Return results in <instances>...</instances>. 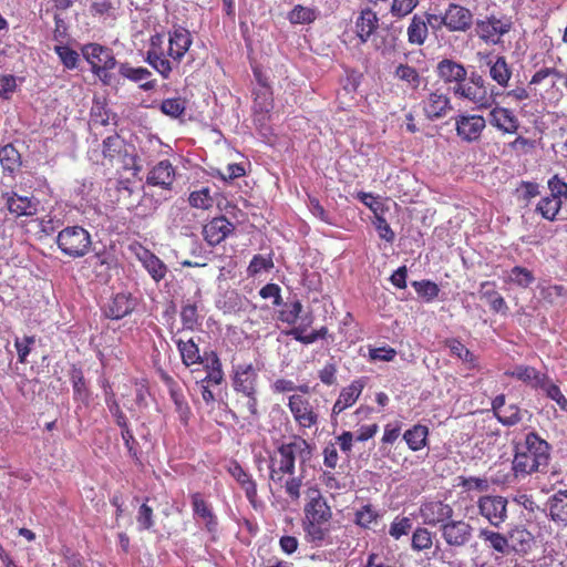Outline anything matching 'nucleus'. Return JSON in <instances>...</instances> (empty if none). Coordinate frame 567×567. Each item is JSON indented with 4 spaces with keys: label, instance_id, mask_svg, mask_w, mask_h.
Here are the masks:
<instances>
[{
    "label": "nucleus",
    "instance_id": "11",
    "mask_svg": "<svg viewBox=\"0 0 567 567\" xmlns=\"http://www.w3.org/2000/svg\"><path fill=\"white\" fill-rule=\"evenodd\" d=\"M258 369L250 363L233 364L230 381L236 394L258 393L259 374Z\"/></svg>",
    "mask_w": 567,
    "mask_h": 567
},
{
    "label": "nucleus",
    "instance_id": "43",
    "mask_svg": "<svg viewBox=\"0 0 567 567\" xmlns=\"http://www.w3.org/2000/svg\"><path fill=\"white\" fill-rule=\"evenodd\" d=\"M168 393H169L171 400L173 401V403L175 405V411L178 414L179 421L184 425H187L189 422V419L192 416V411H190V408L185 399L182 388L178 386L175 390L172 389V391H169Z\"/></svg>",
    "mask_w": 567,
    "mask_h": 567
},
{
    "label": "nucleus",
    "instance_id": "38",
    "mask_svg": "<svg viewBox=\"0 0 567 567\" xmlns=\"http://www.w3.org/2000/svg\"><path fill=\"white\" fill-rule=\"evenodd\" d=\"M381 514L372 504H365L354 513V523L363 529H371L378 524Z\"/></svg>",
    "mask_w": 567,
    "mask_h": 567
},
{
    "label": "nucleus",
    "instance_id": "9",
    "mask_svg": "<svg viewBox=\"0 0 567 567\" xmlns=\"http://www.w3.org/2000/svg\"><path fill=\"white\" fill-rule=\"evenodd\" d=\"M513 29V21L509 17H496L494 14L476 21L475 31L477 37L486 44H501L502 38Z\"/></svg>",
    "mask_w": 567,
    "mask_h": 567
},
{
    "label": "nucleus",
    "instance_id": "16",
    "mask_svg": "<svg viewBox=\"0 0 567 567\" xmlns=\"http://www.w3.org/2000/svg\"><path fill=\"white\" fill-rule=\"evenodd\" d=\"M486 120L477 114H460L455 117L457 136L465 142H476L486 127Z\"/></svg>",
    "mask_w": 567,
    "mask_h": 567
},
{
    "label": "nucleus",
    "instance_id": "12",
    "mask_svg": "<svg viewBox=\"0 0 567 567\" xmlns=\"http://www.w3.org/2000/svg\"><path fill=\"white\" fill-rule=\"evenodd\" d=\"M507 503L501 495H483L476 504L480 515L492 526L499 527L507 518Z\"/></svg>",
    "mask_w": 567,
    "mask_h": 567
},
{
    "label": "nucleus",
    "instance_id": "18",
    "mask_svg": "<svg viewBox=\"0 0 567 567\" xmlns=\"http://www.w3.org/2000/svg\"><path fill=\"white\" fill-rule=\"evenodd\" d=\"M228 473L238 483L240 488L245 492V496L249 504L257 508L259 505L257 483L252 475L248 473L239 462L233 461L228 467Z\"/></svg>",
    "mask_w": 567,
    "mask_h": 567
},
{
    "label": "nucleus",
    "instance_id": "50",
    "mask_svg": "<svg viewBox=\"0 0 567 567\" xmlns=\"http://www.w3.org/2000/svg\"><path fill=\"white\" fill-rule=\"evenodd\" d=\"M198 311L195 303L184 305L181 309V320L184 330L194 331L198 326Z\"/></svg>",
    "mask_w": 567,
    "mask_h": 567
},
{
    "label": "nucleus",
    "instance_id": "45",
    "mask_svg": "<svg viewBox=\"0 0 567 567\" xmlns=\"http://www.w3.org/2000/svg\"><path fill=\"white\" fill-rule=\"evenodd\" d=\"M71 381L73 386V398L75 401L87 402L90 398V391L86 385L83 372L81 370H73L71 374Z\"/></svg>",
    "mask_w": 567,
    "mask_h": 567
},
{
    "label": "nucleus",
    "instance_id": "14",
    "mask_svg": "<svg viewBox=\"0 0 567 567\" xmlns=\"http://www.w3.org/2000/svg\"><path fill=\"white\" fill-rule=\"evenodd\" d=\"M489 109L487 122L493 128L503 135L517 134L520 122L512 109L502 106L495 102Z\"/></svg>",
    "mask_w": 567,
    "mask_h": 567
},
{
    "label": "nucleus",
    "instance_id": "42",
    "mask_svg": "<svg viewBox=\"0 0 567 567\" xmlns=\"http://www.w3.org/2000/svg\"><path fill=\"white\" fill-rule=\"evenodd\" d=\"M445 344L450 349L451 354L457 357L464 363H466L468 369H474L477 367L476 357L460 340L454 338L447 339Z\"/></svg>",
    "mask_w": 567,
    "mask_h": 567
},
{
    "label": "nucleus",
    "instance_id": "58",
    "mask_svg": "<svg viewBox=\"0 0 567 567\" xmlns=\"http://www.w3.org/2000/svg\"><path fill=\"white\" fill-rule=\"evenodd\" d=\"M105 402H106L107 409H109L110 413L112 414V416L114 417L117 426L122 427V426L127 425L128 420H127L126 415L124 414V412L122 411L113 392H111L110 394L106 395Z\"/></svg>",
    "mask_w": 567,
    "mask_h": 567
},
{
    "label": "nucleus",
    "instance_id": "51",
    "mask_svg": "<svg viewBox=\"0 0 567 567\" xmlns=\"http://www.w3.org/2000/svg\"><path fill=\"white\" fill-rule=\"evenodd\" d=\"M539 389L546 393L547 398L555 401L563 411H567V398L561 393L559 386L553 383L548 377Z\"/></svg>",
    "mask_w": 567,
    "mask_h": 567
},
{
    "label": "nucleus",
    "instance_id": "61",
    "mask_svg": "<svg viewBox=\"0 0 567 567\" xmlns=\"http://www.w3.org/2000/svg\"><path fill=\"white\" fill-rule=\"evenodd\" d=\"M302 312V303L300 300H295L286 305V309L280 311L279 319L288 324H295Z\"/></svg>",
    "mask_w": 567,
    "mask_h": 567
},
{
    "label": "nucleus",
    "instance_id": "37",
    "mask_svg": "<svg viewBox=\"0 0 567 567\" xmlns=\"http://www.w3.org/2000/svg\"><path fill=\"white\" fill-rule=\"evenodd\" d=\"M175 344L179 351L182 362L185 367L203 363L199 348L193 339H188L186 341L177 339L175 340Z\"/></svg>",
    "mask_w": 567,
    "mask_h": 567
},
{
    "label": "nucleus",
    "instance_id": "17",
    "mask_svg": "<svg viewBox=\"0 0 567 567\" xmlns=\"http://www.w3.org/2000/svg\"><path fill=\"white\" fill-rule=\"evenodd\" d=\"M175 179V166L169 159H162L150 168L146 176V184L164 190H172Z\"/></svg>",
    "mask_w": 567,
    "mask_h": 567
},
{
    "label": "nucleus",
    "instance_id": "39",
    "mask_svg": "<svg viewBox=\"0 0 567 567\" xmlns=\"http://www.w3.org/2000/svg\"><path fill=\"white\" fill-rule=\"evenodd\" d=\"M357 198L373 213V220L379 219V217H385V214L389 212L386 200L380 196H374L372 193L359 192Z\"/></svg>",
    "mask_w": 567,
    "mask_h": 567
},
{
    "label": "nucleus",
    "instance_id": "20",
    "mask_svg": "<svg viewBox=\"0 0 567 567\" xmlns=\"http://www.w3.org/2000/svg\"><path fill=\"white\" fill-rule=\"evenodd\" d=\"M6 206L14 217L34 216L38 212L39 202L33 197L21 196L16 192L2 194Z\"/></svg>",
    "mask_w": 567,
    "mask_h": 567
},
{
    "label": "nucleus",
    "instance_id": "56",
    "mask_svg": "<svg viewBox=\"0 0 567 567\" xmlns=\"http://www.w3.org/2000/svg\"><path fill=\"white\" fill-rule=\"evenodd\" d=\"M511 280L519 287L527 288L535 280L533 272L522 266H515L511 270Z\"/></svg>",
    "mask_w": 567,
    "mask_h": 567
},
{
    "label": "nucleus",
    "instance_id": "41",
    "mask_svg": "<svg viewBox=\"0 0 567 567\" xmlns=\"http://www.w3.org/2000/svg\"><path fill=\"white\" fill-rule=\"evenodd\" d=\"M0 164L4 172L13 174L21 166V155L12 145L7 144L0 148Z\"/></svg>",
    "mask_w": 567,
    "mask_h": 567
},
{
    "label": "nucleus",
    "instance_id": "46",
    "mask_svg": "<svg viewBox=\"0 0 567 567\" xmlns=\"http://www.w3.org/2000/svg\"><path fill=\"white\" fill-rule=\"evenodd\" d=\"M532 540V534L523 527H515L508 533V543H512V547L515 550L525 551Z\"/></svg>",
    "mask_w": 567,
    "mask_h": 567
},
{
    "label": "nucleus",
    "instance_id": "30",
    "mask_svg": "<svg viewBox=\"0 0 567 567\" xmlns=\"http://www.w3.org/2000/svg\"><path fill=\"white\" fill-rule=\"evenodd\" d=\"M550 519L560 526H567V489H559L547 501Z\"/></svg>",
    "mask_w": 567,
    "mask_h": 567
},
{
    "label": "nucleus",
    "instance_id": "23",
    "mask_svg": "<svg viewBox=\"0 0 567 567\" xmlns=\"http://www.w3.org/2000/svg\"><path fill=\"white\" fill-rule=\"evenodd\" d=\"M367 385L364 378L353 380L349 385L341 389L338 399L332 406V415H338L346 409L355 404L363 389Z\"/></svg>",
    "mask_w": 567,
    "mask_h": 567
},
{
    "label": "nucleus",
    "instance_id": "44",
    "mask_svg": "<svg viewBox=\"0 0 567 567\" xmlns=\"http://www.w3.org/2000/svg\"><path fill=\"white\" fill-rule=\"evenodd\" d=\"M394 76L405 82L410 87L417 89L421 84V75L417 70L409 64L400 63L394 71Z\"/></svg>",
    "mask_w": 567,
    "mask_h": 567
},
{
    "label": "nucleus",
    "instance_id": "15",
    "mask_svg": "<svg viewBox=\"0 0 567 567\" xmlns=\"http://www.w3.org/2000/svg\"><path fill=\"white\" fill-rule=\"evenodd\" d=\"M453 515V507L443 501H427L420 506V517L423 524L432 527L440 526L441 528Z\"/></svg>",
    "mask_w": 567,
    "mask_h": 567
},
{
    "label": "nucleus",
    "instance_id": "32",
    "mask_svg": "<svg viewBox=\"0 0 567 567\" xmlns=\"http://www.w3.org/2000/svg\"><path fill=\"white\" fill-rule=\"evenodd\" d=\"M505 375L515 378L535 389L543 386L544 381H546L548 377L534 367L523 364L515 367L513 371H506Z\"/></svg>",
    "mask_w": 567,
    "mask_h": 567
},
{
    "label": "nucleus",
    "instance_id": "28",
    "mask_svg": "<svg viewBox=\"0 0 567 567\" xmlns=\"http://www.w3.org/2000/svg\"><path fill=\"white\" fill-rule=\"evenodd\" d=\"M137 258L155 282H159L166 277L167 266L151 250L143 248L137 254Z\"/></svg>",
    "mask_w": 567,
    "mask_h": 567
},
{
    "label": "nucleus",
    "instance_id": "63",
    "mask_svg": "<svg viewBox=\"0 0 567 567\" xmlns=\"http://www.w3.org/2000/svg\"><path fill=\"white\" fill-rule=\"evenodd\" d=\"M337 373H338V367H337L336 362L328 361L318 371V378L324 385L332 386V385L337 384Z\"/></svg>",
    "mask_w": 567,
    "mask_h": 567
},
{
    "label": "nucleus",
    "instance_id": "8",
    "mask_svg": "<svg viewBox=\"0 0 567 567\" xmlns=\"http://www.w3.org/2000/svg\"><path fill=\"white\" fill-rule=\"evenodd\" d=\"M134 147L128 145L118 134H113L103 140L102 154L110 165L120 164L124 169H135L136 156L133 154Z\"/></svg>",
    "mask_w": 567,
    "mask_h": 567
},
{
    "label": "nucleus",
    "instance_id": "34",
    "mask_svg": "<svg viewBox=\"0 0 567 567\" xmlns=\"http://www.w3.org/2000/svg\"><path fill=\"white\" fill-rule=\"evenodd\" d=\"M429 434L430 431L426 425L414 424L412 427L408 429L402 436L408 447L413 452H417L427 446Z\"/></svg>",
    "mask_w": 567,
    "mask_h": 567
},
{
    "label": "nucleus",
    "instance_id": "24",
    "mask_svg": "<svg viewBox=\"0 0 567 567\" xmlns=\"http://www.w3.org/2000/svg\"><path fill=\"white\" fill-rule=\"evenodd\" d=\"M190 503L194 515L204 522L206 529L209 533L216 532L218 519L204 495L199 492L190 494Z\"/></svg>",
    "mask_w": 567,
    "mask_h": 567
},
{
    "label": "nucleus",
    "instance_id": "52",
    "mask_svg": "<svg viewBox=\"0 0 567 567\" xmlns=\"http://www.w3.org/2000/svg\"><path fill=\"white\" fill-rule=\"evenodd\" d=\"M412 520L406 516L398 515L390 525L389 535L394 539H400L410 533Z\"/></svg>",
    "mask_w": 567,
    "mask_h": 567
},
{
    "label": "nucleus",
    "instance_id": "36",
    "mask_svg": "<svg viewBox=\"0 0 567 567\" xmlns=\"http://www.w3.org/2000/svg\"><path fill=\"white\" fill-rule=\"evenodd\" d=\"M408 42L412 45H423L429 35L426 21L422 16L414 14L406 30Z\"/></svg>",
    "mask_w": 567,
    "mask_h": 567
},
{
    "label": "nucleus",
    "instance_id": "21",
    "mask_svg": "<svg viewBox=\"0 0 567 567\" xmlns=\"http://www.w3.org/2000/svg\"><path fill=\"white\" fill-rule=\"evenodd\" d=\"M446 29L451 32H466L473 24V13L465 7L451 3L445 10Z\"/></svg>",
    "mask_w": 567,
    "mask_h": 567
},
{
    "label": "nucleus",
    "instance_id": "5",
    "mask_svg": "<svg viewBox=\"0 0 567 567\" xmlns=\"http://www.w3.org/2000/svg\"><path fill=\"white\" fill-rule=\"evenodd\" d=\"M456 99L475 104L478 110H487L494 104V93L489 84L477 72H472L470 78L461 84L453 86Z\"/></svg>",
    "mask_w": 567,
    "mask_h": 567
},
{
    "label": "nucleus",
    "instance_id": "48",
    "mask_svg": "<svg viewBox=\"0 0 567 567\" xmlns=\"http://www.w3.org/2000/svg\"><path fill=\"white\" fill-rule=\"evenodd\" d=\"M288 19L293 24H308L316 20V11L311 8L297 4L288 13Z\"/></svg>",
    "mask_w": 567,
    "mask_h": 567
},
{
    "label": "nucleus",
    "instance_id": "13",
    "mask_svg": "<svg viewBox=\"0 0 567 567\" xmlns=\"http://www.w3.org/2000/svg\"><path fill=\"white\" fill-rule=\"evenodd\" d=\"M441 537L449 547H465L473 537V526L464 519H450L441 528Z\"/></svg>",
    "mask_w": 567,
    "mask_h": 567
},
{
    "label": "nucleus",
    "instance_id": "6",
    "mask_svg": "<svg viewBox=\"0 0 567 567\" xmlns=\"http://www.w3.org/2000/svg\"><path fill=\"white\" fill-rule=\"evenodd\" d=\"M55 244L64 256L76 259L90 252L92 237L82 226H66L58 233Z\"/></svg>",
    "mask_w": 567,
    "mask_h": 567
},
{
    "label": "nucleus",
    "instance_id": "33",
    "mask_svg": "<svg viewBox=\"0 0 567 567\" xmlns=\"http://www.w3.org/2000/svg\"><path fill=\"white\" fill-rule=\"evenodd\" d=\"M489 68V76L501 87L506 89L513 75L511 65L504 55H498L495 60L487 62Z\"/></svg>",
    "mask_w": 567,
    "mask_h": 567
},
{
    "label": "nucleus",
    "instance_id": "7",
    "mask_svg": "<svg viewBox=\"0 0 567 567\" xmlns=\"http://www.w3.org/2000/svg\"><path fill=\"white\" fill-rule=\"evenodd\" d=\"M82 54L91 65L92 72L104 85L113 83V75L110 73L116 66V59L110 48L97 43H89L82 48Z\"/></svg>",
    "mask_w": 567,
    "mask_h": 567
},
{
    "label": "nucleus",
    "instance_id": "1",
    "mask_svg": "<svg viewBox=\"0 0 567 567\" xmlns=\"http://www.w3.org/2000/svg\"><path fill=\"white\" fill-rule=\"evenodd\" d=\"M311 446L301 436H293L291 441L281 443L269 455V481L287 496L296 502L300 498L302 477L296 476V462L301 464L311 457Z\"/></svg>",
    "mask_w": 567,
    "mask_h": 567
},
{
    "label": "nucleus",
    "instance_id": "40",
    "mask_svg": "<svg viewBox=\"0 0 567 567\" xmlns=\"http://www.w3.org/2000/svg\"><path fill=\"white\" fill-rule=\"evenodd\" d=\"M563 202L555 199V197L548 195L542 197L535 207V212L539 214L544 219L554 221L557 219L559 212L561 210Z\"/></svg>",
    "mask_w": 567,
    "mask_h": 567
},
{
    "label": "nucleus",
    "instance_id": "22",
    "mask_svg": "<svg viewBox=\"0 0 567 567\" xmlns=\"http://www.w3.org/2000/svg\"><path fill=\"white\" fill-rule=\"evenodd\" d=\"M235 230V226L225 216L215 217L203 227V236L209 246L220 244Z\"/></svg>",
    "mask_w": 567,
    "mask_h": 567
},
{
    "label": "nucleus",
    "instance_id": "29",
    "mask_svg": "<svg viewBox=\"0 0 567 567\" xmlns=\"http://www.w3.org/2000/svg\"><path fill=\"white\" fill-rule=\"evenodd\" d=\"M135 308V302L130 293H116L105 309V316L110 319L118 320L130 315Z\"/></svg>",
    "mask_w": 567,
    "mask_h": 567
},
{
    "label": "nucleus",
    "instance_id": "59",
    "mask_svg": "<svg viewBox=\"0 0 567 567\" xmlns=\"http://www.w3.org/2000/svg\"><path fill=\"white\" fill-rule=\"evenodd\" d=\"M547 186L550 190V196L555 197V199L563 203L567 200V183L557 174L548 179Z\"/></svg>",
    "mask_w": 567,
    "mask_h": 567
},
{
    "label": "nucleus",
    "instance_id": "64",
    "mask_svg": "<svg viewBox=\"0 0 567 567\" xmlns=\"http://www.w3.org/2000/svg\"><path fill=\"white\" fill-rule=\"evenodd\" d=\"M121 429V436L124 441V445L127 449L128 454L134 460H138V442L136 441L132 430L130 429V425H125L120 427Z\"/></svg>",
    "mask_w": 567,
    "mask_h": 567
},
{
    "label": "nucleus",
    "instance_id": "57",
    "mask_svg": "<svg viewBox=\"0 0 567 567\" xmlns=\"http://www.w3.org/2000/svg\"><path fill=\"white\" fill-rule=\"evenodd\" d=\"M522 411L517 405H509L507 408H504L501 411V414H497V421L502 423L505 426H513L516 425L522 421Z\"/></svg>",
    "mask_w": 567,
    "mask_h": 567
},
{
    "label": "nucleus",
    "instance_id": "19",
    "mask_svg": "<svg viewBox=\"0 0 567 567\" xmlns=\"http://www.w3.org/2000/svg\"><path fill=\"white\" fill-rule=\"evenodd\" d=\"M421 104L426 118L431 121L444 117L452 110L450 97L440 90L431 92Z\"/></svg>",
    "mask_w": 567,
    "mask_h": 567
},
{
    "label": "nucleus",
    "instance_id": "27",
    "mask_svg": "<svg viewBox=\"0 0 567 567\" xmlns=\"http://www.w3.org/2000/svg\"><path fill=\"white\" fill-rule=\"evenodd\" d=\"M235 408L244 421L252 424L259 419L258 393L236 394Z\"/></svg>",
    "mask_w": 567,
    "mask_h": 567
},
{
    "label": "nucleus",
    "instance_id": "25",
    "mask_svg": "<svg viewBox=\"0 0 567 567\" xmlns=\"http://www.w3.org/2000/svg\"><path fill=\"white\" fill-rule=\"evenodd\" d=\"M118 74L131 82L141 83L140 89L143 91H151L156 86V81L151 80L152 72L144 66H133L124 62L118 65Z\"/></svg>",
    "mask_w": 567,
    "mask_h": 567
},
{
    "label": "nucleus",
    "instance_id": "54",
    "mask_svg": "<svg viewBox=\"0 0 567 567\" xmlns=\"http://www.w3.org/2000/svg\"><path fill=\"white\" fill-rule=\"evenodd\" d=\"M188 202L192 207L200 209H208L214 204V199L210 196V192L207 187L192 192Z\"/></svg>",
    "mask_w": 567,
    "mask_h": 567
},
{
    "label": "nucleus",
    "instance_id": "53",
    "mask_svg": "<svg viewBox=\"0 0 567 567\" xmlns=\"http://www.w3.org/2000/svg\"><path fill=\"white\" fill-rule=\"evenodd\" d=\"M148 501V498H146ZM136 522L138 525V530H150L154 527V511L147 505V502L143 503L136 515Z\"/></svg>",
    "mask_w": 567,
    "mask_h": 567
},
{
    "label": "nucleus",
    "instance_id": "62",
    "mask_svg": "<svg viewBox=\"0 0 567 567\" xmlns=\"http://www.w3.org/2000/svg\"><path fill=\"white\" fill-rule=\"evenodd\" d=\"M55 52L66 69L72 70L76 68L79 54L75 50L68 45H58L55 47Z\"/></svg>",
    "mask_w": 567,
    "mask_h": 567
},
{
    "label": "nucleus",
    "instance_id": "10",
    "mask_svg": "<svg viewBox=\"0 0 567 567\" xmlns=\"http://www.w3.org/2000/svg\"><path fill=\"white\" fill-rule=\"evenodd\" d=\"M296 424L301 430L311 429L319 423V412L310 398L301 394H291L287 404Z\"/></svg>",
    "mask_w": 567,
    "mask_h": 567
},
{
    "label": "nucleus",
    "instance_id": "4",
    "mask_svg": "<svg viewBox=\"0 0 567 567\" xmlns=\"http://www.w3.org/2000/svg\"><path fill=\"white\" fill-rule=\"evenodd\" d=\"M550 445L536 432L526 434L525 440L515 444L512 471L516 478L534 473H546L550 461Z\"/></svg>",
    "mask_w": 567,
    "mask_h": 567
},
{
    "label": "nucleus",
    "instance_id": "60",
    "mask_svg": "<svg viewBox=\"0 0 567 567\" xmlns=\"http://www.w3.org/2000/svg\"><path fill=\"white\" fill-rule=\"evenodd\" d=\"M274 268V261L270 256L255 255L249 262L247 271L249 276H256L262 270H270Z\"/></svg>",
    "mask_w": 567,
    "mask_h": 567
},
{
    "label": "nucleus",
    "instance_id": "3",
    "mask_svg": "<svg viewBox=\"0 0 567 567\" xmlns=\"http://www.w3.org/2000/svg\"><path fill=\"white\" fill-rule=\"evenodd\" d=\"M332 519V508L320 489L308 488L301 520L305 540L312 547L332 545L334 543Z\"/></svg>",
    "mask_w": 567,
    "mask_h": 567
},
{
    "label": "nucleus",
    "instance_id": "35",
    "mask_svg": "<svg viewBox=\"0 0 567 567\" xmlns=\"http://www.w3.org/2000/svg\"><path fill=\"white\" fill-rule=\"evenodd\" d=\"M478 537L496 553L502 555L509 553L511 544L508 543L507 536L488 528H482L480 529Z\"/></svg>",
    "mask_w": 567,
    "mask_h": 567
},
{
    "label": "nucleus",
    "instance_id": "55",
    "mask_svg": "<svg viewBox=\"0 0 567 567\" xmlns=\"http://www.w3.org/2000/svg\"><path fill=\"white\" fill-rule=\"evenodd\" d=\"M161 111L165 115L177 118L185 112V101L181 97L166 99L161 104Z\"/></svg>",
    "mask_w": 567,
    "mask_h": 567
},
{
    "label": "nucleus",
    "instance_id": "2",
    "mask_svg": "<svg viewBox=\"0 0 567 567\" xmlns=\"http://www.w3.org/2000/svg\"><path fill=\"white\" fill-rule=\"evenodd\" d=\"M193 43L190 32L174 25L168 32V47L165 48V37L155 33L150 39V48L145 61L158 72L163 79H168L174 66H177Z\"/></svg>",
    "mask_w": 567,
    "mask_h": 567
},
{
    "label": "nucleus",
    "instance_id": "49",
    "mask_svg": "<svg viewBox=\"0 0 567 567\" xmlns=\"http://www.w3.org/2000/svg\"><path fill=\"white\" fill-rule=\"evenodd\" d=\"M432 533L425 527H417L412 534L411 546L414 550L421 551L432 547Z\"/></svg>",
    "mask_w": 567,
    "mask_h": 567
},
{
    "label": "nucleus",
    "instance_id": "47",
    "mask_svg": "<svg viewBox=\"0 0 567 567\" xmlns=\"http://www.w3.org/2000/svg\"><path fill=\"white\" fill-rule=\"evenodd\" d=\"M412 287L416 293L423 298L426 302H431L439 297L440 288L437 284L431 280L413 281Z\"/></svg>",
    "mask_w": 567,
    "mask_h": 567
},
{
    "label": "nucleus",
    "instance_id": "31",
    "mask_svg": "<svg viewBox=\"0 0 567 567\" xmlns=\"http://www.w3.org/2000/svg\"><path fill=\"white\" fill-rule=\"evenodd\" d=\"M379 27L377 13L370 9H363L355 20V33L362 43L368 42Z\"/></svg>",
    "mask_w": 567,
    "mask_h": 567
},
{
    "label": "nucleus",
    "instance_id": "26",
    "mask_svg": "<svg viewBox=\"0 0 567 567\" xmlns=\"http://www.w3.org/2000/svg\"><path fill=\"white\" fill-rule=\"evenodd\" d=\"M437 76L446 84L455 83L461 84L467 78L465 66L451 59H443L436 66Z\"/></svg>",
    "mask_w": 567,
    "mask_h": 567
}]
</instances>
